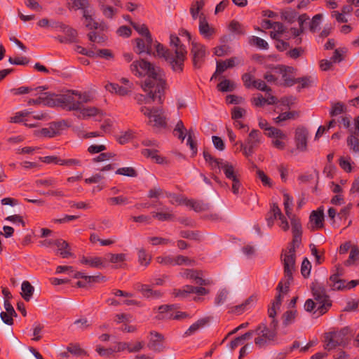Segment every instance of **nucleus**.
<instances>
[{"label":"nucleus","instance_id":"obj_1","mask_svg":"<svg viewBox=\"0 0 359 359\" xmlns=\"http://www.w3.org/2000/svg\"><path fill=\"white\" fill-rule=\"evenodd\" d=\"M284 279L281 280L277 286L278 294L268 309L269 317L272 318L270 327L265 325H260L255 330V334L259 335L255 340V344L262 347L267 343L274 341L276 337V328L278 323L274 318L277 311L280 309L283 295L286 294L289 288L290 281L292 280L294 272V250L290 249L283 257Z\"/></svg>","mask_w":359,"mask_h":359},{"label":"nucleus","instance_id":"obj_2","mask_svg":"<svg viewBox=\"0 0 359 359\" xmlns=\"http://www.w3.org/2000/svg\"><path fill=\"white\" fill-rule=\"evenodd\" d=\"M92 96L87 92L72 91L65 95H55L48 93H41L39 98L29 103L48 106L59 105L69 111H79L84 103L90 102Z\"/></svg>","mask_w":359,"mask_h":359},{"label":"nucleus","instance_id":"obj_3","mask_svg":"<svg viewBox=\"0 0 359 359\" xmlns=\"http://www.w3.org/2000/svg\"><path fill=\"white\" fill-rule=\"evenodd\" d=\"M130 71L136 76L147 77L142 84L144 91L149 90L151 84L157 86L158 93L164 90L165 87V74L160 67H156L146 60H140L134 61L131 64Z\"/></svg>","mask_w":359,"mask_h":359},{"label":"nucleus","instance_id":"obj_4","mask_svg":"<svg viewBox=\"0 0 359 359\" xmlns=\"http://www.w3.org/2000/svg\"><path fill=\"white\" fill-rule=\"evenodd\" d=\"M170 44L175 48V53L168 52L164 46L156 43L155 45L157 54L168 61L173 71L181 72L183 70L184 62L187 53L186 47L180 43V39L175 35H170Z\"/></svg>","mask_w":359,"mask_h":359},{"label":"nucleus","instance_id":"obj_5","mask_svg":"<svg viewBox=\"0 0 359 359\" xmlns=\"http://www.w3.org/2000/svg\"><path fill=\"white\" fill-rule=\"evenodd\" d=\"M311 290L313 299H308L304 304V309L306 311L321 316L328 311L332 305L331 301L322 286L314 285Z\"/></svg>","mask_w":359,"mask_h":359},{"label":"nucleus","instance_id":"obj_6","mask_svg":"<svg viewBox=\"0 0 359 359\" xmlns=\"http://www.w3.org/2000/svg\"><path fill=\"white\" fill-rule=\"evenodd\" d=\"M283 204L284 209L286 215L290 220L292 231L293 234V240L292 243L294 245L298 246L301 243V238L302 234V226L300 222V219L292 214V198L287 194H285L283 195ZM290 249L294 250V246L290 248L287 250H285L282 255V262H283V257L285 253H287L290 251ZM294 256L295 257V250H294ZM296 267L294 266V269Z\"/></svg>","mask_w":359,"mask_h":359},{"label":"nucleus","instance_id":"obj_7","mask_svg":"<svg viewBox=\"0 0 359 359\" xmlns=\"http://www.w3.org/2000/svg\"><path fill=\"white\" fill-rule=\"evenodd\" d=\"M203 157L207 163L213 170H222L226 177L230 180H235L238 178V172L235 170L234 166L222 159L214 158L211 154L206 151H203Z\"/></svg>","mask_w":359,"mask_h":359},{"label":"nucleus","instance_id":"obj_8","mask_svg":"<svg viewBox=\"0 0 359 359\" xmlns=\"http://www.w3.org/2000/svg\"><path fill=\"white\" fill-rule=\"evenodd\" d=\"M351 116H345L341 118V123L344 128H348L350 135L347 138V144L353 151H359V116L351 121Z\"/></svg>","mask_w":359,"mask_h":359},{"label":"nucleus","instance_id":"obj_9","mask_svg":"<svg viewBox=\"0 0 359 359\" xmlns=\"http://www.w3.org/2000/svg\"><path fill=\"white\" fill-rule=\"evenodd\" d=\"M263 137L258 130H252L245 142H240L241 148L246 157L251 156L255 149L262 143Z\"/></svg>","mask_w":359,"mask_h":359},{"label":"nucleus","instance_id":"obj_10","mask_svg":"<svg viewBox=\"0 0 359 359\" xmlns=\"http://www.w3.org/2000/svg\"><path fill=\"white\" fill-rule=\"evenodd\" d=\"M140 111L146 116L149 123L154 127L163 128L166 126L165 118L163 116V109L161 108H149L142 107Z\"/></svg>","mask_w":359,"mask_h":359},{"label":"nucleus","instance_id":"obj_11","mask_svg":"<svg viewBox=\"0 0 359 359\" xmlns=\"http://www.w3.org/2000/svg\"><path fill=\"white\" fill-rule=\"evenodd\" d=\"M278 219L280 221L279 224L280 227L284 231H287L290 229V225L286 217L282 214L280 209L276 205L273 204L271 207L270 211L266 215V222L269 227H271L276 219Z\"/></svg>","mask_w":359,"mask_h":359},{"label":"nucleus","instance_id":"obj_12","mask_svg":"<svg viewBox=\"0 0 359 359\" xmlns=\"http://www.w3.org/2000/svg\"><path fill=\"white\" fill-rule=\"evenodd\" d=\"M266 135L271 140V144L278 150L285 149L288 140L287 135L277 128H270V133H266Z\"/></svg>","mask_w":359,"mask_h":359},{"label":"nucleus","instance_id":"obj_13","mask_svg":"<svg viewBox=\"0 0 359 359\" xmlns=\"http://www.w3.org/2000/svg\"><path fill=\"white\" fill-rule=\"evenodd\" d=\"M270 33V36L273 39H289L291 36H298L301 34V30L297 28H291L290 30L285 29V26L277 22Z\"/></svg>","mask_w":359,"mask_h":359},{"label":"nucleus","instance_id":"obj_14","mask_svg":"<svg viewBox=\"0 0 359 359\" xmlns=\"http://www.w3.org/2000/svg\"><path fill=\"white\" fill-rule=\"evenodd\" d=\"M156 262L164 266H180V265H191L193 261L187 257L178 255L173 257L170 255H163L156 257Z\"/></svg>","mask_w":359,"mask_h":359},{"label":"nucleus","instance_id":"obj_15","mask_svg":"<svg viewBox=\"0 0 359 359\" xmlns=\"http://www.w3.org/2000/svg\"><path fill=\"white\" fill-rule=\"evenodd\" d=\"M330 285L333 290H351L359 284L357 280L346 281L339 278V273L333 274L330 277Z\"/></svg>","mask_w":359,"mask_h":359},{"label":"nucleus","instance_id":"obj_16","mask_svg":"<svg viewBox=\"0 0 359 359\" xmlns=\"http://www.w3.org/2000/svg\"><path fill=\"white\" fill-rule=\"evenodd\" d=\"M348 328H345L339 332H333L327 334L325 336V348L330 351L334 348L337 346L343 343V337L346 334Z\"/></svg>","mask_w":359,"mask_h":359},{"label":"nucleus","instance_id":"obj_17","mask_svg":"<svg viewBox=\"0 0 359 359\" xmlns=\"http://www.w3.org/2000/svg\"><path fill=\"white\" fill-rule=\"evenodd\" d=\"M324 209L319 207L316 210H313L309 216V228L311 231L318 230L323 227Z\"/></svg>","mask_w":359,"mask_h":359},{"label":"nucleus","instance_id":"obj_18","mask_svg":"<svg viewBox=\"0 0 359 359\" xmlns=\"http://www.w3.org/2000/svg\"><path fill=\"white\" fill-rule=\"evenodd\" d=\"M144 92L147 93V95L138 94L135 96V100L139 104H149L157 97H158L159 100H161V96L163 91L158 93L157 90V86L155 84H151L149 90Z\"/></svg>","mask_w":359,"mask_h":359},{"label":"nucleus","instance_id":"obj_19","mask_svg":"<svg viewBox=\"0 0 359 359\" xmlns=\"http://www.w3.org/2000/svg\"><path fill=\"white\" fill-rule=\"evenodd\" d=\"M191 46L194 65L196 67H200L205 55V47L195 41H191Z\"/></svg>","mask_w":359,"mask_h":359},{"label":"nucleus","instance_id":"obj_20","mask_svg":"<svg viewBox=\"0 0 359 359\" xmlns=\"http://www.w3.org/2000/svg\"><path fill=\"white\" fill-rule=\"evenodd\" d=\"M80 263L95 269H102L107 266L105 256H83L80 259Z\"/></svg>","mask_w":359,"mask_h":359},{"label":"nucleus","instance_id":"obj_21","mask_svg":"<svg viewBox=\"0 0 359 359\" xmlns=\"http://www.w3.org/2000/svg\"><path fill=\"white\" fill-rule=\"evenodd\" d=\"M198 32L205 39H210L215 33V29L208 22L205 15H201L198 20Z\"/></svg>","mask_w":359,"mask_h":359},{"label":"nucleus","instance_id":"obj_22","mask_svg":"<svg viewBox=\"0 0 359 359\" xmlns=\"http://www.w3.org/2000/svg\"><path fill=\"white\" fill-rule=\"evenodd\" d=\"M136 46L135 47V51L138 53H146L151 54L152 52V39L150 37H142L135 39Z\"/></svg>","mask_w":359,"mask_h":359},{"label":"nucleus","instance_id":"obj_23","mask_svg":"<svg viewBox=\"0 0 359 359\" xmlns=\"http://www.w3.org/2000/svg\"><path fill=\"white\" fill-rule=\"evenodd\" d=\"M78 111L79 117L83 119L95 118L96 120H100L102 116V111L95 107H83L82 104Z\"/></svg>","mask_w":359,"mask_h":359},{"label":"nucleus","instance_id":"obj_24","mask_svg":"<svg viewBox=\"0 0 359 359\" xmlns=\"http://www.w3.org/2000/svg\"><path fill=\"white\" fill-rule=\"evenodd\" d=\"M308 133L303 128H297L295 130L294 141L297 149L300 151H305L307 147Z\"/></svg>","mask_w":359,"mask_h":359},{"label":"nucleus","instance_id":"obj_25","mask_svg":"<svg viewBox=\"0 0 359 359\" xmlns=\"http://www.w3.org/2000/svg\"><path fill=\"white\" fill-rule=\"evenodd\" d=\"M182 278L192 280L198 285H206V280L201 277V273L192 269H185L179 274Z\"/></svg>","mask_w":359,"mask_h":359},{"label":"nucleus","instance_id":"obj_26","mask_svg":"<svg viewBox=\"0 0 359 359\" xmlns=\"http://www.w3.org/2000/svg\"><path fill=\"white\" fill-rule=\"evenodd\" d=\"M194 293L198 295H205L208 293V290L203 287H194L191 285H186L182 290H179L175 295L177 297H184L186 294Z\"/></svg>","mask_w":359,"mask_h":359},{"label":"nucleus","instance_id":"obj_27","mask_svg":"<svg viewBox=\"0 0 359 359\" xmlns=\"http://www.w3.org/2000/svg\"><path fill=\"white\" fill-rule=\"evenodd\" d=\"M285 80V84L288 86H293L295 83L299 84L302 88H309L316 81L315 76H304L296 79L295 80Z\"/></svg>","mask_w":359,"mask_h":359},{"label":"nucleus","instance_id":"obj_28","mask_svg":"<svg viewBox=\"0 0 359 359\" xmlns=\"http://www.w3.org/2000/svg\"><path fill=\"white\" fill-rule=\"evenodd\" d=\"M54 247L57 248V253L62 258H67L72 255L69 244L62 239L54 240Z\"/></svg>","mask_w":359,"mask_h":359},{"label":"nucleus","instance_id":"obj_29","mask_svg":"<svg viewBox=\"0 0 359 359\" xmlns=\"http://www.w3.org/2000/svg\"><path fill=\"white\" fill-rule=\"evenodd\" d=\"M142 154L144 156L151 158L156 163L162 165L168 163L167 158L161 156L157 150L144 149L142 151Z\"/></svg>","mask_w":359,"mask_h":359},{"label":"nucleus","instance_id":"obj_30","mask_svg":"<svg viewBox=\"0 0 359 359\" xmlns=\"http://www.w3.org/2000/svg\"><path fill=\"white\" fill-rule=\"evenodd\" d=\"M205 2L204 0H196L191 4L190 8V13L193 18V20L198 19L200 20V16L201 15H205L203 11V8L204 7Z\"/></svg>","mask_w":359,"mask_h":359},{"label":"nucleus","instance_id":"obj_31","mask_svg":"<svg viewBox=\"0 0 359 359\" xmlns=\"http://www.w3.org/2000/svg\"><path fill=\"white\" fill-rule=\"evenodd\" d=\"M175 309L176 308L174 305L161 306L158 309V318L160 319H173Z\"/></svg>","mask_w":359,"mask_h":359},{"label":"nucleus","instance_id":"obj_32","mask_svg":"<svg viewBox=\"0 0 359 359\" xmlns=\"http://www.w3.org/2000/svg\"><path fill=\"white\" fill-rule=\"evenodd\" d=\"M65 33L66 36H58V40L62 43H67V42H73L75 41L76 36H77V32L76 29L71 28L68 26H67V29H65V31L63 32Z\"/></svg>","mask_w":359,"mask_h":359},{"label":"nucleus","instance_id":"obj_33","mask_svg":"<svg viewBox=\"0 0 359 359\" xmlns=\"http://www.w3.org/2000/svg\"><path fill=\"white\" fill-rule=\"evenodd\" d=\"M136 289L140 291L142 294L147 297H157L159 296V293L156 291H154L151 287L148 285L137 284Z\"/></svg>","mask_w":359,"mask_h":359},{"label":"nucleus","instance_id":"obj_34","mask_svg":"<svg viewBox=\"0 0 359 359\" xmlns=\"http://www.w3.org/2000/svg\"><path fill=\"white\" fill-rule=\"evenodd\" d=\"M105 259L107 261V266L108 263L111 262L113 264H121L123 263L126 259V255L123 253L119 254H112L109 253L105 255Z\"/></svg>","mask_w":359,"mask_h":359},{"label":"nucleus","instance_id":"obj_35","mask_svg":"<svg viewBox=\"0 0 359 359\" xmlns=\"http://www.w3.org/2000/svg\"><path fill=\"white\" fill-rule=\"evenodd\" d=\"M138 262L140 265L147 266L151 262V256L144 248H140L137 251Z\"/></svg>","mask_w":359,"mask_h":359},{"label":"nucleus","instance_id":"obj_36","mask_svg":"<svg viewBox=\"0 0 359 359\" xmlns=\"http://www.w3.org/2000/svg\"><path fill=\"white\" fill-rule=\"evenodd\" d=\"M92 201L88 200L86 201H70L69 202V207L71 208H75L78 210H88L92 208Z\"/></svg>","mask_w":359,"mask_h":359},{"label":"nucleus","instance_id":"obj_37","mask_svg":"<svg viewBox=\"0 0 359 359\" xmlns=\"http://www.w3.org/2000/svg\"><path fill=\"white\" fill-rule=\"evenodd\" d=\"M21 289L22 297L24 298L25 300L29 301L33 294L34 287L28 281H24L22 283Z\"/></svg>","mask_w":359,"mask_h":359},{"label":"nucleus","instance_id":"obj_38","mask_svg":"<svg viewBox=\"0 0 359 359\" xmlns=\"http://www.w3.org/2000/svg\"><path fill=\"white\" fill-rule=\"evenodd\" d=\"M130 24L133 26L135 31L138 32L142 37H150L151 34L147 28V27L144 24H140L137 22H134L133 21H130Z\"/></svg>","mask_w":359,"mask_h":359},{"label":"nucleus","instance_id":"obj_39","mask_svg":"<svg viewBox=\"0 0 359 359\" xmlns=\"http://www.w3.org/2000/svg\"><path fill=\"white\" fill-rule=\"evenodd\" d=\"M281 18L288 22H293L297 18V13L291 8L283 10L280 13Z\"/></svg>","mask_w":359,"mask_h":359},{"label":"nucleus","instance_id":"obj_40","mask_svg":"<svg viewBox=\"0 0 359 359\" xmlns=\"http://www.w3.org/2000/svg\"><path fill=\"white\" fill-rule=\"evenodd\" d=\"M135 137V134L132 130L121 132L116 136V140L121 144H125L129 142Z\"/></svg>","mask_w":359,"mask_h":359},{"label":"nucleus","instance_id":"obj_41","mask_svg":"<svg viewBox=\"0 0 359 359\" xmlns=\"http://www.w3.org/2000/svg\"><path fill=\"white\" fill-rule=\"evenodd\" d=\"M249 43L259 49L266 50L269 48V44L265 40L256 36H252L249 39Z\"/></svg>","mask_w":359,"mask_h":359},{"label":"nucleus","instance_id":"obj_42","mask_svg":"<svg viewBox=\"0 0 359 359\" xmlns=\"http://www.w3.org/2000/svg\"><path fill=\"white\" fill-rule=\"evenodd\" d=\"M359 259V248L357 245H353L350 251L348 259L346 261V266L354 264Z\"/></svg>","mask_w":359,"mask_h":359},{"label":"nucleus","instance_id":"obj_43","mask_svg":"<svg viewBox=\"0 0 359 359\" xmlns=\"http://www.w3.org/2000/svg\"><path fill=\"white\" fill-rule=\"evenodd\" d=\"M235 87V83L228 79H224L217 85V89L221 92L233 91Z\"/></svg>","mask_w":359,"mask_h":359},{"label":"nucleus","instance_id":"obj_44","mask_svg":"<svg viewBox=\"0 0 359 359\" xmlns=\"http://www.w3.org/2000/svg\"><path fill=\"white\" fill-rule=\"evenodd\" d=\"M115 173L130 177H135L137 175V171L133 167L120 168L116 170Z\"/></svg>","mask_w":359,"mask_h":359},{"label":"nucleus","instance_id":"obj_45","mask_svg":"<svg viewBox=\"0 0 359 359\" xmlns=\"http://www.w3.org/2000/svg\"><path fill=\"white\" fill-rule=\"evenodd\" d=\"M83 17L86 20V26L88 29H97L102 26L101 25H99L97 22L94 21L91 15H90L87 11H83Z\"/></svg>","mask_w":359,"mask_h":359},{"label":"nucleus","instance_id":"obj_46","mask_svg":"<svg viewBox=\"0 0 359 359\" xmlns=\"http://www.w3.org/2000/svg\"><path fill=\"white\" fill-rule=\"evenodd\" d=\"M339 164L341 169L346 172H350L353 169V162L350 157H341Z\"/></svg>","mask_w":359,"mask_h":359},{"label":"nucleus","instance_id":"obj_47","mask_svg":"<svg viewBox=\"0 0 359 359\" xmlns=\"http://www.w3.org/2000/svg\"><path fill=\"white\" fill-rule=\"evenodd\" d=\"M229 292L226 289L219 290L215 298V304L217 306H220L226 302L228 298Z\"/></svg>","mask_w":359,"mask_h":359},{"label":"nucleus","instance_id":"obj_48","mask_svg":"<svg viewBox=\"0 0 359 359\" xmlns=\"http://www.w3.org/2000/svg\"><path fill=\"white\" fill-rule=\"evenodd\" d=\"M107 202L111 205H124L129 203L128 198L123 196L109 198L107 199Z\"/></svg>","mask_w":359,"mask_h":359},{"label":"nucleus","instance_id":"obj_49","mask_svg":"<svg viewBox=\"0 0 359 359\" xmlns=\"http://www.w3.org/2000/svg\"><path fill=\"white\" fill-rule=\"evenodd\" d=\"M95 55L93 57H101L108 60L114 58L112 52L109 49H100L97 51L94 50Z\"/></svg>","mask_w":359,"mask_h":359},{"label":"nucleus","instance_id":"obj_50","mask_svg":"<svg viewBox=\"0 0 359 359\" xmlns=\"http://www.w3.org/2000/svg\"><path fill=\"white\" fill-rule=\"evenodd\" d=\"M164 194L166 197L168 198L175 197V196L171 194L164 192L163 190L161 188H154L151 189L149 191L148 196L149 198H158L160 196H164Z\"/></svg>","mask_w":359,"mask_h":359},{"label":"nucleus","instance_id":"obj_51","mask_svg":"<svg viewBox=\"0 0 359 359\" xmlns=\"http://www.w3.org/2000/svg\"><path fill=\"white\" fill-rule=\"evenodd\" d=\"M229 29L231 32L237 34H245V29L243 26L236 20H233L230 22Z\"/></svg>","mask_w":359,"mask_h":359},{"label":"nucleus","instance_id":"obj_52","mask_svg":"<svg viewBox=\"0 0 359 359\" xmlns=\"http://www.w3.org/2000/svg\"><path fill=\"white\" fill-rule=\"evenodd\" d=\"M205 323V320H199L195 323L192 324L189 329L185 332V335L190 336L198 331L201 327H202Z\"/></svg>","mask_w":359,"mask_h":359},{"label":"nucleus","instance_id":"obj_53","mask_svg":"<svg viewBox=\"0 0 359 359\" xmlns=\"http://www.w3.org/2000/svg\"><path fill=\"white\" fill-rule=\"evenodd\" d=\"M67 350L69 353L76 356H83L86 354V352L82 349L79 344H70L67 347Z\"/></svg>","mask_w":359,"mask_h":359},{"label":"nucleus","instance_id":"obj_54","mask_svg":"<svg viewBox=\"0 0 359 359\" xmlns=\"http://www.w3.org/2000/svg\"><path fill=\"white\" fill-rule=\"evenodd\" d=\"M107 147L105 144H91L88 148V152L90 154H100L106 151Z\"/></svg>","mask_w":359,"mask_h":359},{"label":"nucleus","instance_id":"obj_55","mask_svg":"<svg viewBox=\"0 0 359 359\" xmlns=\"http://www.w3.org/2000/svg\"><path fill=\"white\" fill-rule=\"evenodd\" d=\"M345 106L342 103L337 102L332 104L330 111V114L332 116H336L344 111Z\"/></svg>","mask_w":359,"mask_h":359},{"label":"nucleus","instance_id":"obj_56","mask_svg":"<svg viewBox=\"0 0 359 359\" xmlns=\"http://www.w3.org/2000/svg\"><path fill=\"white\" fill-rule=\"evenodd\" d=\"M114 154L111 152H101L100 154L93 158V161L95 163H100L103 161H107L114 157Z\"/></svg>","mask_w":359,"mask_h":359},{"label":"nucleus","instance_id":"obj_57","mask_svg":"<svg viewBox=\"0 0 359 359\" xmlns=\"http://www.w3.org/2000/svg\"><path fill=\"white\" fill-rule=\"evenodd\" d=\"M311 270V264L307 258H305L301 266V273L304 278L309 276Z\"/></svg>","mask_w":359,"mask_h":359},{"label":"nucleus","instance_id":"obj_58","mask_svg":"<svg viewBox=\"0 0 359 359\" xmlns=\"http://www.w3.org/2000/svg\"><path fill=\"white\" fill-rule=\"evenodd\" d=\"M246 114V110L240 107H235L232 109L231 117L233 120H240Z\"/></svg>","mask_w":359,"mask_h":359},{"label":"nucleus","instance_id":"obj_59","mask_svg":"<svg viewBox=\"0 0 359 359\" xmlns=\"http://www.w3.org/2000/svg\"><path fill=\"white\" fill-rule=\"evenodd\" d=\"M296 311H289L284 313L283 315V324L285 325H288L294 322L296 318Z\"/></svg>","mask_w":359,"mask_h":359},{"label":"nucleus","instance_id":"obj_60","mask_svg":"<svg viewBox=\"0 0 359 359\" xmlns=\"http://www.w3.org/2000/svg\"><path fill=\"white\" fill-rule=\"evenodd\" d=\"M72 6V8L78 10L82 9L86 11V8L88 6L89 2L88 0H71Z\"/></svg>","mask_w":359,"mask_h":359},{"label":"nucleus","instance_id":"obj_61","mask_svg":"<svg viewBox=\"0 0 359 359\" xmlns=\"http://www.w3.org/2000/svg\"><path fill=\"white\" fill-rule=\"evenodd\" d=\"M144 346V343L143 341L128 342V351L130 353L138 352L142 350Z\"/></svg>","mask_w":359,"mask_h":359},{"label":"nucleus","instance_id":"obj_62","mask_svg":"<svg viewBox=\"0 0 359 359\" xmlns=\"http://www.w3.org/2000/svg\"><path fill=\"white\" fill-rule=\"evenodd\" d=\"M229 68H233L243 64V59L241 57H232L226 60Z\"/></svg>","mask_w":359,"mask_h":359},{"label":"nucleus","instance_id":"obj_63","mask_svg":"<svg viewBox=\"0 0 359 359\" xmlns=\"http://www.w3.org/2000/svg\"><path fill=\"white\" fill-rule=\"evenodd\" d=\"M38 135L43 137H53L56 136V133L53 130V128H51L50 126L48 128H44L39 130Z\"/></svg>","mask_w":359,"mask_h":359},{"label":"nucleus","instance_id":"obj_64","mask_svg":"<svg viewBox=\"0 0 359 359\" xmlns=\"http://www.w3.org/2000/svg\"><path fill=\"white\" fill-rule=\"evenodd\" d=\"M50 126L53 130L56 133V135H57L67 127V123L65 121H59L52 123Z\"/></svg>","mask_w":359,"mask_h":359}]
</instances>
